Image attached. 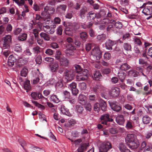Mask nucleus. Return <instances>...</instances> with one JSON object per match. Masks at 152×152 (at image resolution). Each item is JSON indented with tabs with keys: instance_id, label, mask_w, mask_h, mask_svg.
Listing matches in <instances>:
<instances>
[{
	"instance_id": "obj_30",
	"label": "nucleus",
	"mask_w": 152,
	"mask_h": 152,
	"mask_svg": "<svg viewBox=\"0 0 152 152\" xmlns=\"http://www.w3.org/2000/svg\"><path fill=\"white\" fill-rule=\"evenodd\" d=\"M134 126V125H132V121H130L127 120L126 121L125 128L127 130L132 129Z\"/></svg>"
},
{
	"instance_id": "obj_5",
	"label": "nucleus",
	"mask_w": 152,
	"mask_h": 152,
	"mask_svg": "<svg viewBox=\"0 0 152 152\" xmlns=\"http://www.w3.org/2000/svg\"><path fill=\"white\" fill-rule=\"evenodd\" d=\"M55 10L52 7L47 6L44 7V10L42 12L41 15L43 17H49V15L52 14Z\"/></svg>"
},
{
	"instance_id": "obj_33",
	"label": "nucleus",
	"mask_w": 152,
	"mask_h": 152,
	"mask_svg": "<svg viewBox=\"0 0 152 152\" xmlns=\"http://www.w3.org/2000/svg\"><path fill=\"white\" fill-rule=\"evenodd\" d=\"M96 17V13L92 12H89L87 15V19L89 20L94 19Z\"/></svg>"
},
{
	"instance_id": "obj_59",
	"label": "nucleus",
	"mask_w": 152,
	"mask_h": 152,
	"mask_svg": "<svg viewBox=\"0 0 152 152\" xmlns=\"http://www.w3.org/2000/svg\"><path fill=\"white\" fill-rule=\"evenodd\" d=\"M12 27L10 24H8L7 25L6 28V31L8 33H10L12 31Z\"/></svg>"
},
{
	"instance_id": "obj_32",
	"label": "nucleus",
	"mask_w": 152,
	"mask_h": 152,
	"mask_svg": "<svg viewBox=\"0 0 152 152\" xmlns=\"http://www.w3.org/2000/svg\"><path fill=\"white\" fill-rule=\"evenodd\" d=\"M27 38V34L25 33H23L20 34L18 37V39L19 41H24Z\"/></svg>"
},
{
	"instance_id": "obj_11",
	"label": "nucleus",
	"mask_w": 152,
	"mask_h": 152,
	"mask_svg": "<svg viewBox=\"0 0 152 152\" xmlns=\"http://www.w3.org/2000/svg\"><path fill=\"white\" fill-rule=\"evenodd\" d=\"M119 94V88L116 87L112 88L110 92V96L113 97H117Z\"/></svg>"
},
{
	"instance_id": "obj_60",
	"label": "nucleus",
	"mask_w": 152,
	"mask_h": 152,
	"mask_svg": "<svg viewBox=\"0 0 152 152\" xmlns=\"http://www.w3.org/2000/svg\"><path fill=\"white\" fill-rule=\"evenodd\" d=\"M22 31V29L20 28H17L14 29L13 31V34L15 35H18Z\"/></svg>"
},
{
	"instance_id": "obj_43",
	"label": "nucleus",
	"mask_w": 152,
	"mask_h": 152,
	"mask_svg": "<svg viewBox=\"0 0 152 152\" xmlns=\"http://www.w3.org/2000/svg\"><path fill=\"white\" fill-rule=\"evenodd\" d=\"M32 102L35 106L39 108H40L41 110H43L45 109V107L43 105L39 104L37 102L34 100H32Z\"/></svg>"
},
{
	"instance_id": "obj_61",
	"label": "nucleus",
	"mask_w": 152,
	"mask_h": 152,
	"mask_svg": "<svg viewBox=\"0 0 152 152\" xmlns=\"http://www.w3.org/2000/svg\"><path fill=\"white\" fill-rule=\"evenodd\" d=\"M103 57L104 59L109 60L111 56L110 53L107 52L104 54Z\"/></svg>"
},
{
	"instance_id": "obj_18",
	"label": "nucleus",
	"mask_w": 152,
	"mask_h": 152,
	"mask_svg": "<svg viewBox=\"0 0 152 152\" xmlns=\"http://www.w3.org/2000/svg\"><path fill=\"white\" fill-rule=\"evenodd\" d=\"M43 27L44 30L47 33L52 34L55 31L54 30L52 29L51 27H50L49 26H43Z\"/></svg>"
},
{
	"instance_id": "obj_56",
	"label": "nucleus",
	"mask_w": 152,
	"mask_h": 152,
	"mask_svg": "<svg viewBox=\"0 0 152 152\" xmlns=\"http://www.w3.org/2000/svg\"><path fill=\"white\" fill-rule=\"evenodd\" d=\"M114 26L116 28L120 29L122 27L123 25L121 22L118 21L115 23Z\"/></svg>"
},
{
	"instance_id": "obj_51",
	"label": "nucleus",
	"mask_w": 152,
	"mask_h": 152,
	"mask_svg": "<svg viewBox=\"0 0 152 152\" xmlns=\"http://www.w3.org/2000/svg\"><path fill=\"white\" fill-rule=\"evenodd\" d=\"M80 36L81 39L85 41L86 39H87L88 37V36L86 34V33L85 32H83L80 33Z\"/></svg>"
},
{
	"instance_id": "obj_44",
	"label": "nucleus",
	"mask_w": 152,
	"mask_h": 152,
	"mask_svg": "<svg viewBox=\"0 0 152 152\" xmlns=\"http://www.w3.org/2000/svg\"><path fill=\"white\" fill-rule=\"evenodd\" d=\"M28 72V70L26 68H23L21 71V76L24 77H26L27 74Z\"/></svg>"
},
{
	"instance_id": "obj_13",
	"label": "nucleus",
	"mask_w": 152,
	"mask_h": 152,
	"mask_svg": "<svg viewBox=\"0 0 152 152\" xmlns=\"http://www.w3.org/2000/svg\"><path fill=\"white\" fill-rule=\"evenodd\" d=\"M49 67L52 72H55L58 69L59 65L57 62H54L50 64Z\"/></svg>"
},
{
	"instance_id": "obj_26",
	"label": "nucleus",
	"mask_w": 152,
	"mask_h": 152,
	"mask_svg": "<svg viewBox=\"0 0 152 152\" xmlns=\"http://www.w3.org/2000/svg\"><path fill=\"white\" fill-rule=\"evenodd\" d=\"M78 100L81 104H84L86 102V97L84 95L80 94L79 96Z\"/></svg>"
},
{
	"instance_id": "obj_63",
	"label": "nucleus",
	"mask_w": 152,
	"mask_h": 152,
	"mask_svg": "<svg viewBox=\"0 0 152 152\" xmlns=\"http://www.w3.org/2000/svg\"><path fill=\"white\" fill-rule=\"evenodd\" d=\"M15 50L18 52H21L22 51V49L21 46L18 45H16L15 48Z\"/></svg>"
},
{
	"instance_id": "obj_34",
	"label": "nucleus",
	"mask_w": 152,
	"mask_h": 152,
	"mask_svg": "<svg viewBox=\"0 0 152 152\" xmlns=\"http://www.w3.org/2000/svg\"><path fill=\"white\" fill-rule=\"evenodd\" d=\"M111 71V69L109 67H106L103 69L102 70V73L103 75H107L110 74Z\"/></svg>"
},
{
	"instance_id": "obj_9",
	"label": "nucleus",
	"mask_w": 152,
	"mask_h": 152,
	"mask_svg": "<svg viewBox=\"0 0 152 152\" xmlns=\"http://www.w3.org/2000/svg\"><path fill=\"white\" fill-rule=\"evenodd\" d=\"M118 43L117 41H112L110 39L108 40L105 43V46L107 49L112 50H113L112 47Z\"/></svg>"
},
{
	"instance_id": "obj_53",
	"label": "nucleus",
	"mask_w": 152,
	"mask_h": 152,
	"mask_svg": "<svg viewBox=\"0 0 152 152\" xmlns=\"http://www.w3.org/2000/svg\"><path fill=\"white\" fill-rule=\"evenodd\" d=\"M66 69H65L63 66H61L58 69V72L61 74H62L64 73V75H65V73H64V72Z\"/></svg>"
},
{
	"instance_id": "obj_41",
	"label": "nucleus",
	"mask_w": 152,
	"mask_h": 152,
	"mask_svg": "<svg viewBox=\"0 0 152 152\" xmlns=\"http://www.w3.org/2000/svg\"><path fill=\"white\" fill-rule=\"evenodd\" d=\"M103 87L100 85H96L93 88V91L95 93H98L102 90Z\"/></svg>"
},
{
	"instance_id": "obj_23",
	"label": "nucleus",
	"mask_w": 152,
	"mask_h": 152,
	"mask_svg": "<svg viewBox=\"0 0 152 152\" xmlns=\"http://www.w3.org/2000/svg\"><path fill=\"white\" fill-rule=\"evenodd\" d=\"M39 36L41 38L46 41H48L50 40V35L44 32H42L40 33Z\"/></svg>"
},
{
	"instance_id": "obj_14",
	"label": "nucleus",
	"mask_w": 152,
	"mask_h": 152,
	"mask_svg": "<svg viewBox=\"0 0 152 152\" xmlns=\"http://www.w3.org/2000/svg\"><path fill=\"white\" fill-rule=\"evenodd\" d=\"M65 73V77L67 80V82L72 80L73 79V75L72 74L71 72L69 71L68 70L66 69L64 72Z\"/></svg>"
},
{
	"instance_id": "obj_58",
	"label": "nucleus",
	"mask_w": 152,
	"mask_h": 152,
	"mask_svg": "<svg viewBox=\"0 0 152 152\" xmlns=\"http://www.w3.org/2000/svg\"><path fill=\"white\" fill-rule=\"evenodd\" d=\"M99 107L100 105L98 103H95L94 105V110L97 112L98 113L99 110Z\"/></svg>"
},
{
	"instance_id": "obj_57",
	"label": "nucleus",
	"mask_w": 152,
	"mask_h": 152,
	"mask_svg": "<svg viewBox=\"0 0 152 152\" xmlns=\"http://www.w3.org/2000/svg\"><path fill=\"white\" fill-rule=\"evenodd\" d=\"M68 87L71 90L73 88H75L76 87L77 84L75 82H72V83L68 84Z\"/></svg>"
},
{
	"instance_id": "obj_22",
	"label": "nucleus",
	"mask_w": 152,
	"mask_h": 152,
	"mask_svg": "<svg viewBox=\"0 0 152 152\" xmlns=\"http://www.w3.org/2000/svg\"><path fill=\"white\" fill-rule=\"evenodd\" d=\"M26 63V61L24 60L23 58H20L18 59L16 64L17 66L20 67L24 65Z\"/></svg>"
},
{
	"instance_id": "obj_40",
	"label": "nucleus",
	"mask_w": 152,
	"mask_h": 152,
	"mask_svg": "<svg viewBox=\"0 0 152 152\" xmlns=\"http://www.w3.org/2000/svg\"><path fill=\"white\" fill-rule=\"evenodd\" d=\"M86 12L87 10L86 8H82L80 10V11L79 15L82 18H84V15Z\"/></svg>"
},
{
	"instance_id": "obj_54",
	"label": "nucleus",
	"mask_w": 152,
	"mask_h": 152,
	"mask_svg": "<svg viewBox=\"0 0 152 152\" xmlns=\"http://www.w3.org/2000/svg\"><path fill=\"white\" fill-rule=\"evenodd\" d=\"M35 61L37 64H40L41 63L42 60L41 56L39 55L37 56L35 59Z\"/></svg>"
},
{
	"instance_id": "obj_15",
	"label": "nucleus",
	"mask_w": 152,
	"mask_h": 152,
	"mask_svg": "<svg viewBox=\"0 0 152 152\" xmlns=\"http://www.w3.org/2000/svg\"><path fill=\"white\" fill-rule=\"evenodd\" d=\"M60 64V65L64 66L65 67L68 66L69 64V61L66 57L63 56L61 57L59 59Z\"/></svg>"
},
{
	"instance_id": "obj_37",
	"label": "nucleus",
	"mask_w": 152,
	"mask_h": 152,
	"mask_svg": "<svg viewBox=\"0 0 152 152\" xmlns=\"http://www.w3.org/2000/svg\"><path fill=\"white\" fill-rule=\"evenodd\" d=\"M94 79L96 80H98L100 79L102 77L101 73L99 71H96L94 74Z\"/></svg>"
},
{
	"instance_id": "obj_46",
	"label": "nucleus",
	"mask_w": 152,
	"mask_h": 152,
	"mask_svg": "<svg viewBox=\"0 0 152 152\" xmlns=\"http://www.w3.org/2000/svg\"><path fill=\"white\" fill-rule=\"evenodd\" d=\"M54 59L53 58L50 57H47L45 58V62L46 63L51 64L53 63Z\"/></svg>"
},
{
	"instance_id": "obj_48",
	"label": "nucleus",
	"mask_w": 152,
	"mask_h": 152,
	"mask_svg": "<svg viewBox=\"0 0 152 152\" xmlns=\"http://www.w3.org/2000/svg\"><path fill=\"white\" fill-rule=\"evenodd\" d=\"M63 94L64 97L65 99H69L70 97V93L66 90L64 91Z\"/></svg>"
},
{
	"instance_id": "obj_21",
	"label": "nucleus",
	"mask_w": 152,
	"mask_h": 152,
	"mask_svg": "<svg viewBox=\"0 0 152 152\" xmlns=\"http://www.w3.org/2000/svg\"><path fill=\"white\" fill-rule=\"evenodd\" d=\"M100 107L101 110L103 111H105L106 109V102L102 99L99 100Z\"/></svg>"
},
{
	"instance_id": "obj_64",
	"label": "nucleus",
	"mask_w": 152,
	"mask_h": 152,
	"mask_svg": "<svg viewBox=\"0 0 152 152\" xmlns=\"http://www.w3.org/2000/svg\"><path fill=\"white\" fill-rule=\"evenodd\" d=\"M152 136V131H149L147 132L145 135V137L147 139L150 138Z\"/></svg>"
},
{
	"instance_id": "obj_3",
	"label": "nucleus",
	"mask_w": 152,
	"mask_h": 152,
	"mask_svg": "<svg viewBox=\"0 0 152 152\" xmlns=\"http://www.w3.org/2000/svg\"><path fill=\"white\" fill-rule=\"evenodd\" d=\"M31 96L34 99L37 100V98L40 99L42 104H45L47 102V98L44 97L40 93L33 92L31 94Z\"/></svg>"
},
{
	"instance_id": "obj_47",
	"label": "nucleus",
	"mask_w": 152,
	"mask_h": 152,
	"mask_svg": "<svg viewBox=\"0 0 152 152\" xmlns=\"http://www.w3.org/2000/svg\"><path fill=\"white\" fill-rule=\"evenodd\" d=\"M84 104L85 108L86 110L90 112L91 109V104L89 102H85Z\"/></svg>"
},
{
	"instance_id": "obj_1",
	"label": "nucleus",
	"mask_w": 152,
	"mask_h": 152,
	"mask_svg": "<svg viewBox=\"0 0 152 152\" xmlns=\"http://www.w3.org/2000/svg\"><path fill=\"white\" fill-rule=\"evenodd\" d=\"M127 145L132 150H135L139 146L140 144L137 136L134 134H128L125 138Z\"/></svg>"
},
{
	"instance_id": "obj_10",
	"label": "nucleus",
	"mask_w": 152,
	"mask_h": 152,
	"mask_svg": "<svg viewBox=\"0 0 152 152\" xmlns=\"http://www.w3.org/2000/svg\"><path fill=\"white\" fill-rule=\"evenodd\" d=\"M110 105L111 109L115 111L119 112L121 109L119 104L116 101L110 102Z\"/></svg>"
},
{
	"instance_id": "obj_25",
	"label": "nucleus",
	"mask_w": 152,
	"mask_h": 152,
	"mask_svg": "<svg viewBox=\"0 0 152 152\" xmlns=\"http://www.w3.org/2000/svg\"><path fill=\"white\" fill-rule=\"evenodd\" d=\"M130 67V66L127 63H125L121 65L119 69L122 71H125L129 69Z\"/></svg>"
},
{
	"instance_id": "obj_8",
	"label": "nucleus",
	"mask_w": 152,
	"mask_h": 152,
	"mask_svg": "<svg viewBox=\"0 0 152 152\" xmlns=\"http://www.w3.org/2000/svg\"><path fill=\"white\" fill-rule=\"evenodd\" d=\"M88 71L86 69H84V71L79 73L77 76L76 78L78 81H83L86 80L88 78Z\"/></svg>"
},
{
	"instance_id": "obj_42",
	"label": "nucleus",
	"mask_w": 152,
	"mask_h": 152,
	"mask_svg": "<svg viewBox=\"0 0 152 152\" xmlns=\"http://www.w3.org/2000/svg\"><path fill=\"white\" fill-rule=\"evenodd\" d=\"M123 47L124 50L126 51L131 50V46L129 43H125L123 44Z\"/></svg>"
},
{
	"instance_id": "obj_20",
	"label": "nucleus",
	"mask_w": 152,
	"mask_h": 152,
	"mask_svg": "<svg viewBox=\"0 0 152 152\" xmlns=\"http://www.w3.org/2000/svg\"><path fill=\"white\" fill-rule=\"evenodd\" d=\"M66 5L65 4L60 5L57 7L56 10L60 13L63 12L66 10Z\"/></svg>"
},
{
	"instance_id": "obj_12",
	"label": "nucleus",
	"mask_w": 152,
	"mask_h": 152,
	"mask_svg": "<svg viewBox=\"0 0 152 152\" xmlns=\"http://www.w3.org/2000/svg\"><path fill=\"white\" fill-rule=\"evenodd\" d=\"M91 53L93 55L96 56L98 60L100 59L102 57V52L97 48L94 49L91 52Z\"/></svg>"
},
{
	"instance_id": "obj_35",
	"label": "nucleus",
	"mask_w": 152,
	"mask_h": 152,
	"mask_svg": "<svg viewBox=\"0 0 152 152\" xmlns=\"http://www.w3.org/2000/svg\"><path fill=\"white\" fill-rule=\"evenodd\" d=\"M126 75V73L124 72H119L118 73V76L121 82H123L124 81Z\"/></svg>"
},
{
	"instance_id": "obj_62",
	"label": "nucleus",
	"mask_w": 152,
	"mask_h": 152,
	"mask_svg": "<svg viewBox=\"0 0 152 152\" xmlns=\"http://www.w3.org/2000/svg\"><path fill=\"white\" fill-rule=\"evenodd\" d=\"M45 53L46 54L50 56L53 54L54 51L51 49L48 48L46 50Z\"/></svg>"
},
{
	"instance_id": "obj_49",
	"label": "nucleus",
	"mask_w": 152,
	"mask_h": 152,
	"mask_svg": "<svg viewBox=\"0 0 152 152\" xmlns=\"http://www.w3.org/2000/svg\"><path fill=\"white\" fill-rule=\"evenodd\" d=\"M39 31L36 28L32 30V33L34 34L36 39H39Z\"/></svg>"
},
{
	"instance_id": "obj_28",
	"label": "nucleus",
	"mask_w": 152,
	"mask_h": 152,
	"mask_svg": "<svg viewBox=\"0 0 152 152\" xmlns=\"http://www.w3.org/2000/svg\"><path fill=\"white\" fill-rule=\"evenodd\" d=\"M151 7L147 6L145 7L142 11V12L145 15H149L151 14Z\"/></svg>"
},
{
	"instance_id": "obj_45",
	"label": "nucleus",
	"mask_w": 152,
	"mask_h": 152,
	"mask_svg": "<svg viewBox=\"0 0 152 152\" xmlns=\"http://www.w3.org/2000/svg\"><path fill=\"white\" fill-rule=\"evenodd\" d=\"M41 48L37 46L33 48V51L34 54H38L40 52Z\"/></svg>"
},
{
	"instance_id": "obj_50",
	"label": "nucleus",
	"mask_w": 152,
	"mask_h": 152,
	"mask_svg": "<svg viewBox=\"0 0 152 152\" xmlns=\"http://www.w3.org/2000/svg\"><path fill=\"white\" fill-rule=\"evenodd\" d=\"M61 52L59 50H57L56 52V53L55 55V57L56 59L58 60H59L61 58Z\"/></svg>"
},
{
	"instance_id": "obj_27",
	"label": "nucleus",
	"mask_w": 152,
	"mask_h": 152,
	"mask_svg": "<svg viewBox=\"0 0 152 152\" xmlns=\"http://www.w3.org/2000/svg\"><path fill=\"white\" fill-rule=\"evenodd\" d=\"M128 75L130 76L136 77L139 75V72L134 70H131L128 72Z\"/></svg>"
},
{
	"instance_id": "obj_19",
	"label": "nucleus",
	"mask_w": 152,
	"mask_h": 152,
	"mask_svg": "<svg viewBox=\"0 0 152 152\" xmlns=\"http://www.w3.org/2000/svg\"><path fill=\"white\" fill-rule=\"evenodd\" d=\"M50 100L51 102L54 103H57L60 101L57 95L54 94L51 95L50 97Z\"/></svg>"
},
{
	"instance_id": "obj_17",
	"label": "nucleus",
	"mask_w": 152,
	"mask_h": 152,
	"mask_svg": "<svg viewBox=\"0 0 152 152\" xmlns=\"http://www.w3.org/2000/svg\"><path fill=\"white\" fill-rule=\"evenodd\" d=\"M116 122L119 125H123L124 122V116L122 115H119L116 118Z\"/></svg>"
},
{
	"instance_id": "obj_6",
	"label": "nucleus",
	"mask_w": 152,
	"mask_h": 152,
	"mask_svg": "<svg viewBox=\"0 0 152 152\" xmlns=\"http://www.w3.org/2000/svg\"><path fill=\"white\" fill-rule=\"evenodd\" d=\"M100 123L102 124L108 125V122H112L113 120L110 118V115L108 114H103L100 117Z\"/></svg>"
},
{
	"instance_id": "obj_7",
	"label": "nucleus",
	"mask_w": 152,
	"mask_h": 152,
	"mask_svg": "<svg viewBox=\"0 0 152 152\" xmlns=\"http://www.w3.org/2000/svg\"><path fill=\"white\" fill-rule=\"evenodd\" d=\"M11 36L8 35L3 38L2 41V48L3 49L8 48L10 47V44L11 42Z\"/></svg>"
},
{
	"instance_id": "obj_2",
	"label": "nucleus",
	"mask_w": 152,
	"mask_h": 152,
	"mask_svg": "<svg viewBox=\"0 0 152 152\" xmlns=\"http://www.w3.org/2000/svg\"><path fill=\"white\" fill-rule=\"evenodd\" d=\"M63 25L66 28L64 33L68 35H72L73 31L75 30L74 25L72 23L66 22H64Z\"/></svg>"
},
{
	"instance_id": "obj_38",
	"label": "nucleus",
	"mask_w": 152,
	"mask_h": 152,
	"mask_svg": "<svg viewBox=\"0 0 152 152\" xmlns=\"http://www.w3.org/2000/svg\"><path fill=\"white\" fill-rule=\"evenodd\" d=\"M44 4H42L39 5V7L38 6L37 4H34L33 8L35 11H40L43 9Z\"/></svg>"
},
{
	"instance_id": "obj_55",
	"label": "nucleus",
	"mask_w": 152,
	"mask_h": 152,
	"mask_svg": "<svg viewBox=\"0 0 152 152\" xmlns=\"http://www.w3.org/2000/svg\"><path fill=\"white\" fill-rule=\"evenodd\" d=\"M75 70L76 72L79 73L81 72L82 71V69L81 68V66L78 65H76L75 66Z\"/></svg>"
},
{
	"instance_id": "obj_4",
	"label": "nucleus",
	"mask_w": 152,
	"mask_h": 152,
	"mask_svg": "<svg viewBox=\"0 0 152 152\" xmlns=\"http://www.w3.org/2000/svg\"><path fill=\"white\" fill-rule=\"evenodd\" d=\"M112 147V145L109 142H104L100 145L99 152H107V151Z\"/></svg>"
},
{
	"instance_id": "obj_24",
	"label": "nucleus",
	"mask_w": 152,
	"mask_h": 152,
	"mask_svg": "<svg viewBox=\"0 0 152 152\" xmlns=\"http://www.w3.org/2000/svg\"><path fill=\"white\" fill-rule=\"evenodd\" d=\"M88 146L87 143H84L79 146L77 150L78 152H83L84 150L87 149Z\"/></svg>"
},
{
	"instance_id": "obj_39",
	"label": "nucleus",
	"mask_w": 152,
	"mask_h": 152,
	"mask_svg": "<svg viewBox=\"0 0 152 152\" xmlns=\"http://www.w3.org/2000/svg\"><path fill=\"white\" fill-rule=\"evenodd\" d=\"M106 38V35L104 34L99 35L97 37V39L100 42H102Z\"/></svg>"
},
{
	"instance_id": "obj_36",
	"label": "nucleus",
	"mask_w": 152,
	"mask_h": 152,
	"mask_svg": "<svg viewBox=\"0 0 152 152\" xmlns=\"http://www.w3.org/2000/svg\"><path fill=\"white\" fill-rule=\"evenodd\" d=\"M132 123L134 126H139V122L138 117L134 116L133 119Z\"/></svg>"
},
{
	"instance_id": "obj_29",
	"label": "nucleus",
	"mask_w": 152,
	"mask_h": 152,
	"mask_svg": "<svg viewBox=\"0 0 152 152\" xmlns=\"http://www.w3.org/2000/svg\"><path fill=\"white\" fill-rule=\"evenodd\" d=\"M23 87L24 89L27 92L31 88L30 81L28 80H26L24 83Z\"/></svg>"
},
{
	"instance_id": "obj_31",
	"label": "nucleus",
	"mask_w": 152,
	"mask_h": 152,
	"mask_svg": "<svg viewBox=\"0 0 152 152\" xmlns=\"http://www.w3.org/2000/svg\"><path fill=\"white\" fill-rule=\"evenodd\" d=\"M151 120L150 118L148 115H144L142 118V121L143 124H147L150 123Z\"/></svg>"
},
{
	"instance_id": "obj_52",
	"label": "nucleus",
	"mask_w": 152,
	"mask_h": 152,
	"mask_svg": "<svg viewBox=\"0 0 152 152\" xmlns=\"http://www.w3.org/2000/svg\"><path fill=\"white\" fill-rule=\"evenodd\" d=\"M75 108L77 112L79 113H82L83 110V107L80 105H77L75 106Z\"/></svg>"
},
{
	"instance_id": "obj_16",
	"label": "nucleus",
	"mask_w": 152,
	"mask_h": 152,
	"mask_svg": "<svg viewBox=\"0 0 152 152\" xmlns=\"http://www.w3.org/2000/svg\"><path fill=\"white\" fill-rule=\"evenodd\" d=\"M60 110L61 112L64 115L69 117L72 116L71 114L69 112V110L66 108L65 107L64 105L61 106Z\"/></svg>"
}]
</instances>
